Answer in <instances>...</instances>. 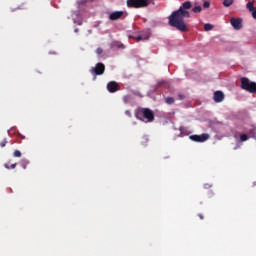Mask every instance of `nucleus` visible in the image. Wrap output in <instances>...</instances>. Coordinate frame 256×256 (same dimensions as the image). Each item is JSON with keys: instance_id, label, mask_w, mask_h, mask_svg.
Instances as JSON below:
<instances>
[{"instance_id": "1", "label": "nucleus", "mask_w": 256, "mask_h": 256, "mask_svg": "<svg viewBox=\"0 0 256 256\" xmlns=\"http://www.w3.org/2000/svg\"><path fill=\"white\" fill-rule=\"evenodd\" d=\"M192 8L193 4L191 1H185L182 3L179 9L172 12L169 16L168 23L170 27H174V29H177V31H180L181 33H187V31H189V26H187L185 19H189V17H191L189 9Z\"/></svg>"}, {"instance_id": "2", "label": "nucleus", "mask_w": 256, "mask_h": 256, "mask_svg": "<svg viewBox=\"0 0 256 256\" xmlns=\"http://www.w3.org/2000/svg\"><path fill=\"white\" fill-rule=\"evenodd\" d=\"M135 117H136V119H139L140 121H143L144 123H151L155 120V114L149 108L139 109L135 113Z\"/></svg>"}, {"instance_id": "3", "label": "nucleus", "mask_w": 256, "mask_h": 256, "mask_svg": "<svg viewBox=\"0 0 256 256\" xmlns=\"http://www.w3.org/2000/svg\"><path fill=\"white\" fill-rule=\"evenodd\" d=\"M151 0H127L126 4L129 9H143L149 7Z\"/></svg>"}, {"instance_id": "4", "label": "nucleus", "mask_w": 256, "mask_h": 256, "mask_svg": "<svg viewBox=\"0 0 256 256\" xmlns=\"http://www.w3.org/2000/svg\"><path fill=\"white\" fill-rule=\"evenodd\" d=\"M241 89L247 91L248 93H256V82H250L249 78L242 77L241 78Z\"/></svg>"}, {"instance_id": "5", "label": "nucleus", "mask_w": 256, "mask_h": 256, "mask_svg": "<svg viewBox=\"0 0 256 256\" xmlns=\"http://www.w3.org/2000/svg\"><path fill=\"white\" fill-rule=\"evenodd\" d=\"M90 73L95 76L103 75V73H105V64L101 62L97 63L95 67L91 68Z\"/></svg>"}, {"instance_id": "6", "label": "nucleus", "mask_w": 256, "mask_h": 256, "mask_svg": "<svg viewBox=\"0 0 256 256\" xmlns=\"http://www.w3.org/2000/svg\"><path fill=\"white\" fill-rule=\"evenodd\" d=\"M126 17L127 13L125 11H115L109 15L110 21H117L119 19H125Z\"/></svg>"}, {"instance_id": "7", "label": "nucleus", "mask_w": 256, "mask_h": 256, "mask_svg": "<svg viewBox=\"0 0 256 256\" xmlns=\"http://www.w3.org/2000/svg\"><path fill=\"white\" fill-rule=\"evenodd\" d=\"M191 141H195L196 143H204V141H207L209 139V134H201V135H191L190 136Z\"/></svg>"}, {"instance_id": "8", "label": "nucleus", "mask_w": 256, "mask_h": 256, "mask_svg": "<svg viewBox=\"0 0 256 256\" xmlns=\"http://www.w3.org/2000/svg\"><path fill=\"white\" fill-rule=\"evenodd\" d=\"M149 37H151V32L149 31H144L141 34L137 36H132V39H135V41H148Z\"/></svg>"}, {"instance_id": "9", "label": "nucleus", "mask_w": 256, "mask_h": 256, "mask_svg": "<svg viewBox=\"0 0 256 256\" xmlns=\"http://www.w3.org/2000/svg\"><path fill=\"white\" fill-rule=\"evenodd\" d=\"M107 89L109 93H117V91L121 89V86H119V83H117L116 81H110L107 83Z\"/></svg>"}, {"instance_id": "10", "label": "nucleus", "mask_w": 256, "mask_h": 256, "mask_svg": "<svg viewBox=\"0 0 256 256\" xmlns=\"http://www.w3.org/2000/svg\"><path fill=\"white\" fill-rule=\"evenodd\" d=\"M230 23L237 31L243 27V20L241 18H231Z\"/></svg>"}, {"instance_id": "11", "label": "nucleus", "mask_w": 256, "mask_h": 256, "mask_svg": "<svg viewBox=\"0 0 256 256\" xmlns=\"http://www.w3.org/2000/svg\"><path fill=\"white\" fill-rule=\"evenodd\" d=\"M225 99V94H223L221 91L214 92L213 100L215 103H221Z\"/></svg>"}, {"instance_id": "12", "label": "nucleus", "mask_w": 256, "mask_h": 256, "mask_svg": "<svg viewBox=\"0 0 256 256\" xmlns=\"http://www.w3.org/2000/svg\"><path fill=\"white\" fill-rule=\"evenodd\" d=\"M248 135L249 137H251L252 139H256V127H253L252 129H250L248 131Z\"/></svg>"}, {"instance_id": "13", "label": "nucleus", "mask_w": 256, "mask_h": 256, "mask_svg": "<svg viewBox=\"0 0 256 256\" xmlns=\"http://www.w3.org/2000/svg\"><path fill=\"white\" fill-rule=\"evenodd\" d=\"M246 7H247V9L251 12V13H253L254 11H255V7L253 6V2H248L247 4H246Z\"/></svg>"}, {"instance_id": "14", "label": "nucleus", "mask_w": 256, "mask_h": 256, "mask_svg": "<svg viewBox=\"0 0 256 256\" xmlns=\"http://www.w3.org/2000/svg\"><path fill=\"white\" fill-rule=\"evenodd\" d=\"M20 165L22 169H27V165H29V160H26V159L21 160Z\"/></svg>"}, {"instance_id": "15", "label": "nucleus", "mask_w": 256, "mask_h": 256, "mask_svg": "<svg viewBox=\"0 0 256 256\" xmlns=\"http://www.w3.org/2000/svg\"><path fill=\"white\" fill-rule=\"evenodd\" d=\"M165 103H167V105H173V103H175V99L173 97H167L165 98Z\"/></svg>"}, {"instance_id": "16", "label": "nucleus", "mask_w": 256, "mask_h": 256, "mask_svg": "<svg viewBox=\"0 0 256 256\" xmlns=\"http://www.w3.org/2000/svg\"><path fill=\"white\" fill-rule=\"evenodd\" d=\"M234 0H224L223 5L224 7H231L233 5Z\"/></svg>"}, {"instance_id": "17", "label": "nucleus", "mask_w": 256, "mask_h": 256, "mask_svg": "<svg viewBox=\"0 0 256 256\" xmlns=\"http://www.w3.org/2000/svg\"><path fill=\"white\" fill-rule=\"evenodd\" d=\"M193 13H201L203 11V8L201 6H194L192 8Z\"/></svg>"}, {"instance_id": "18", "label": "nucleus", "mask_w": 256, "mask_h": 256, "mask_svg": "<svg viewBox=\"0 0 256 256\" xmlns=\"http://www.w3.org/2000/svg\"><path fill=\"white\" fill-rule=\"evenodd\" d=\"M249 140V136L247 134L240 135V141L245 142Z\"/></svg>"}, {"instance_id": "19", "label": "nucleus", "mask_w": 256, "mask_h": 256, "mask_svg": "<svg viewBox=\"0 0 256 256\" xmlns=\"http://www.w3.org/2000/svg\"><path fill=\"white\" fill-rule=\"evenodd\" d=\"M4 167H5V169H15V167H17V163H14L10 166H9V164H5Z\"/></svg>"}, {"instance_id": "20", "label": "nucleus", "mask_w": 256, "mask_h": 256, "mask_svg": "<svg viewBox=\"0 0 256 256\" xmlns=\"http://www.w3.org/2000/svg\"><path fill=\"white\" fill-rule=\"evenodd\" d=\"M212 29H213V25H211V24H205L204 25V30L211 31Z\"/></svg>"}, {"instance_id": "21", "label": "nucleus", "mask_w": 256, "mask_h": 256, "mask_svg": "<svg viewBox=\"0 0 256 256\" xmlns=\"http://www.w3.org/2000/svg\"><path fill=\"white\" fill-rule=\"evenodd\" d=\"M21 151H19V150H15L14 152H13V157H21Z\"/></svg>"}, {"instance_id": "22", "label": "nucleus", "mask_w": 256, "mask_h": 256, "mask_svg": "<svg viewBox=\"0 0 256 256\" xmlns=\"http://www.w3.org/2000/svg\"><path fill=\"white\" fill-rule=\"evenodd\" d=\"M203 7H204V9H209V7H211V3H209V1H205L203 3Z\"/></svg>"}, {"instance_id": "23", "label": "nucleus", "mask_w": 256, "mask_h": 256, "mask_svg": "<svg viewBox=\"0 0 256 256\" xmlns=\"http://www.w3.org/2000/svg\"><path fill=\"white\" fill-rule=\"evenodd\" d=\"M96 53H97V55H101L103 53V49L102 48H97Z\"/></svg>"}, {"instance_id": "24", "label": "nucleus", "mask_w": 256, "mask_h": 256, "mask_svg": "<svg viewBox=\"0 0 256 256\" xmlns=\"http://www.w3.org/2000/svg\"><path fill=\"white\" fill-rule=\"evenodd\" d=\"M7 145V139H4L3 142H0V147H5Z\"/></svg>"}, {"instance_id": "25", "label": "nucleus", "mask_w": 256, "mask_h": 256, "mask_svg": "<svg viewBox=\"0 0 256 256\" xmlns=\"http://www.w3.org/2000/svg\"><path fill=\"white\" fill-rule=\"evenodd\" d=\"M178 99H179L180 101H183V99H185V95H183V94H178Z\"/></svg>"}, {"instance_id": "26", "label": "nucleus", "mask_w": 256, "mask_h": 256, "mask_svg": "<svg viewBox=\"0 0 256 256\" xmlns=\"http://www.w3.org/2000/svg\"><path fill=\"white\" fill-rule=\"evenodd\" d=\"M142 140H143L142 144H145V143H147V141H149V139H147V137H145V136L142 138Z\"/></svg>"}, {"instance_id": "27", "label": "nucleus", "mask_w": 256, "mask_h": 256, "mask_svg": "<svg viewBox=\"0 0 256 256\" xmlns=\"http://www.w3.org/2000/svg\"><path fill=\"white\" fill-rule=\"evenodd\" d=\"M125 115H127L128 117H131V112L129 110H126Z\"/></svg>"}, {"instance_id": "28", "label": "nucleus", "mask_w": 256, "mask_h": 256, "mask_svg": "<svg viewBox=\"0 0 256 256\" xmlns=\"http://www.w3.org/2000/svg\"><path fill=\"white\" fill-rule=\"evenodd\" d=\"M253 19H256V9L252 12Z\"/></svg>"}, {"instance_id": "29", "label": "nucleus", "mask_w": 256, "mask_h": 256, "mask_svg": "<svg viewBox=\"0 0 256 256\" xmlns=\"http://www.w3.org/2000/svg\"><path fill=\"white\" fill-rule=\"evenodd\" d=\"M198 217H199V219H201V220L205 219V217L203 216V214H198Z\"/></svg>"}, {"instance_id": "30", "label": "nucleus", "mask_w": 256, "mask_h": 256, "mask_svg": "<svg viewBox=\"0 0 256 256\" xmlns=\"http://www.w3.org/2000/svg\"><path fill=\"white\" fill-rule=\"evenodd\" d=\"M151 25H152V27H157V23L156 22H152Z\"/></svg>"}, {"instance_id": "31", "label": "nucleus", "mask_w": 256, "mask_h": 256, "mask_svg": "<svg viewBox=\"0 0 256 256\" xmlns=\"http://www.w3.org/2000/svg\"><path fill=\"white\" fill-rule=\"evenodd\" d=\"M180 131H183V127L180 128Z\"/></svg>"}]
</instances>
